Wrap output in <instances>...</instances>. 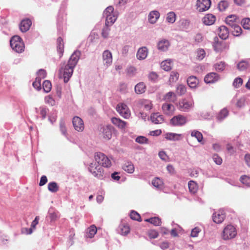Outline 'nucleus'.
Instances as JSON below:
<instances>
[{"label": "nucleus", "instance_id": "obj_37", "mask_svg": "<svg viewBox=\"0 0 250 250\" xmlns=\"http://www.w3.org/2000/svg\"><path fill=\"white\" fill-rule=\"evenodd\" d=\"M146 222H149L154 226H158L161 224V220L158 217H154L145 220Z\"/></svg>", "mask_w": 250, "mask_h": 250}, {"label": "nucleus", "instance_id": "obj_56", "mask_svg": "<svg viewBox=\"0 0 250 250\" xmlns=\"http://www.w3.org/2000/svg\"><path fill=\"white\" fill-rule=\"evenodd\" d=\"M114 8L112 6L107 7L104 11L103 15L104 17H106L109 15L114 14Z\"/></svg>", "mask_w": 250, "mask_h": 250}, {"label": "nucleus", "instance_id": "obj_51", "mask_svg": "<svg viewBox=\"0 0 250 250\" xmlns=\"http://www.w3.org/2000/svg\"><path fill=\"white\" fill-rule=\"evenodd\" d=\"M240 181L244 185H245L247 187H250V177L246 176L243 175L240 177Z\"/></svg>", "mask_w": 250, "mask_h": 250}, {"label": "nucleus", "instance_id": "obj_57", "mask_svg": "<svg viewBox=\"0 0 250 250\" xmlns=\"http://www.w3.org/2000/svg\"><path fill=\"white\" fill-rule=\"evenodd\" d=\"M45 102L51 106H53L56 104L55 100L50 96L45 97Z\"/></svg>", "mask_w": 250, "mask_h": 250}, {"label": "nucleus", "instance_id": "obj_14", "mask_svg": "<svg viewBox=\"0 0 250 250\" xmlns=\"http://www.w3.org/2000/svg\"><path fill=\"white\" fill-rule=\"evenodd\" d=\"M226 215L223 210H219L212 215V219L214 222L217 224L221 223L224 220Z\"/></svg>", "mask_w": 250, "mask_h": 250}, {"label": "nucleus", "instance_id": "obj_59", "mask_svg": "<svg viewBox=\"0 0 250 250\" xmlns=\"http://www.w3.org/2000/svg\"><path fill=\"white\" fill-rule=\"evenodd\" d=\"M119 114L125 119H128L130 116V110H117Z\"/></svg>", "mask_w": 250, "mask_h": 250}, {"label": "nucleus", "instance_id": "obj_22", "mask_svg": "<svg viewBox=\"0 0 250 250\" xmlns=\"http://www.w3.org/2000/svg\"><path fill=\"white\" fill-rule=\"evenodd\" d=\"M193 101L192 100L184 99L179 103L180 106L185 109H188L193 107Z\"/></svg>", "mask_w": 250, "mask_h": 250}, {"label": "nucleus", "instance_id": "obj_44", "mask_svg": "<svg viewBox=\"0 0 250 250\" xmlns=\"http://www.w3.org/2000/svg\"><path fill=\"white\" fill-rule=\"evenodd\" d=\"M179 76V75L177 72L172 71L169 78V82L170 83L176 82L178 80Z\"/></svg>", "mask_w": 250, "mask_h": 250}, {"label": "nucleus", "instance_id": "obj_35", "mask_svg": "<svg viewBox=\"0 0 250 250\" xmlns=\"http://www.w3.org/2000/svg\"><path fill=\"white\" fill-rule=\"evenodd\" d=\"M60 130L62 134L64 135L65 137L68 138V134L67 132V129L65 126V122L63 119H61L60 122Z\"/></svg>", "mask_w": 250, "mask_h": 250}, {"label": "nucleus", "instance_id": "obj_31", "mask_svg": "<svg viewBox=\"0 0 250 250\" xmlns=\"http://www.w3.org/2000/svg\"><path fill=\"white\" fill-rule=\"evenodd\" d=\"M111 122L119 128H124L126 125V123L119 118L113 117L111 119Z\"/></svg>", "mask_w": 250, "mask_h": 250}, {"label": "nucleus", "instance_id": "obj_18", "mask_svg": "<svg viewBox=\"0 0 250 250\" xmlns=\"http://www.w3.org/2000/svg\"><path fill=\"white\" fill-rule=\"evenodd\" d=\"M215 21V16L211 14H208L206 15L202 19L203 22L206 25H212Z\"/></svg>", "mask_w": 250, "mask_h": 250}, {"label": "nucleus", "instance_id": "obj_6", "mask_svg": "<svg viewBox=\"0 0 250 250\" xmlns=\"http://www.w3.org/2000/svg\"><path fill=\"white\" fill-rule=\"evenodd\" d=\"M99 130L103 138L104 139L109 140L112 137L114 127L111 125H101Z\"/></svg>", "mask_w": 250, "mask_h": 250}, {"label": "nucleus", "instance_id": "obj_8", "mask_svg": "<svg viewBox=\"0 0 250 250\" xmlns=\"http://www.w3.org/2000/svg\"><path fill=\"white\" fill-rule=\"evenodd\" d=\"M104 66L106 68L110 66L112 63V55L109 50H104L102 54Z\"/></svg>", "mask_w": 250, "mask_h": 250}, {"label": "nucleus", "instance_id": "obj_36", "mask_svg": "<svg viewBox=\"0 0 250 250\" xmlns=\"http://www.w3.org/2000/svg\"><path fill=\"white\" fill-rule=\"evenodd\" d=\"M176 18V14L172 11L168 12L166 17V21L170 23H173Z\"/></svg>", "mask_w": 250, "mask_h": 250}, {"label": "nucleus", "instance_id": "obj_32", "mask_svg": "<svg viewBox=\"0 0 250 250\" xmlns=\"http://www.w3.org/2000/svg\"><path fill=\"white\" fill-rule=\"evenodd\" d=\"M106 18L105 25H111L117 19V17L114 14L109 15L105 17Z\"/></svg>", "mask_w": 250, "mask_h": 250}, {"label": "nucleus", "instance_id": "obj_62", "mask_svg": "<svg viewBox=\"0 0 250 250\" xmlns=\"http://www.w3.org/2000/svg\"><path fill=\"white\" fill-rule=\"evenodd\" d=\"M212 159L213 161L218 165H220L222 163V158L219 157L217 154H214L212 156Z\"/></svg>", "mask_w": 250, "mask_h": 250}, {"label": "nucleus", "instance_id": "obj_13", "mask_svg": "<svg viewBox=\"0 0 250 250\" xmlns=\"http://www.w3.org/2000/svg\"><path fill=\"white\" fill-rule=\"evenodd\" d=\"M75 129L78 131H82L84 129V124L82 119L79 117H74L72 121Z\"/></svg>", "mask_w": 250, "mask_h": 250}, {"label": "nucleus", "instance_id": "obj_24", "mask_svg": "<svg viewBox=\"0 0 250 250\" xmlns=\"http://www.w3.org/2000/svg\"><path fill=\"white\" fill-rule=\"evenodd\" d=\"M146 88V85L145 83L144 82H140L135 86L134 90L137 94H141L145 92Z\"/></svg>", "mask_w": 250, "mask_h": 250}, {"label": "nucleus", "instance_id": "obj_29", "mask_svg": "<svg viewBox=\"0 0 250 250\" xmlns=\"http://www.w3.org/2000/svg\"><path fill=\"white\" fill-rule=\"evenodd\" d=\"M97 231V228L94 225L90 226L86 230L85 237L91 238L93 237Z\"/></svg>", "mask_w": 250, "mask_h": 250}, {"label": "nucleus", "instance_id": "obj_1", "mask_svg": "<svg viewBox=\"0 0 250 250\" xmlns=\"http://www.w3.org/2000/svg\"><path fill=\"white\" fill-rule=\"evenodd\" d=\"M79 50L75 51L71 55L67 64L64 63L60 69V77L63 79L65 83H67L71 77L74 68L77 65L81 55Z\"/></svg>", "mask_w": 250, "mask_h": 250}, {"label": "nucleus", "instance_id": "obj_61", "mask_svg": "<svg viewBox=\"0 0 250 250\" xmlns=\"http://www.w3.org/2000/svg\"><path fill=\"white\" fill-rule=\"evenodd\" d=\"M158 75L154 72H152L149 73L148 75V79L152 82H155L158 79Z\"/></svg>", "mask_w": 250, "mask_h": 250}, {"label": "nucleus", "instance_id": "obj_64", "mask_svg": "<svg viewBox=\"0 0 250 250\" xmlns=\"http://www.w3.org/2000/svg\"><path fill=\"white\" fill-rule=\"evenodd\" d=\"M38 76L42 79H44L46 76V72L45 70L41 69L37 72Z\"/></svg>", "mask_w": 250, "mask_h": 250}, {"label": "nucleus", "instance_id": "obj_55", "mask_svg": "<svg viewBox=\"0 0 250 250\" xmlns=\"http://www.w3.org/2000/svg\"><path fill=\"white\" fill-rule=\"evenodd\" d=\"M136 142L139 144H147L148 143V139L143 136H140L137 137L135 140Z\"/></svg>", "mask_w": 250, "mask_h": 250}, {"label": "nucleus", "instance_id": "obj_16", "mask_svg": "<svg viewBox=\"0 0 250 250\" xmlns=\"http://www.w3.org/2000/svg\"><path fill=\"white\" fill-rule=\"evenodd\" d=\"M32 24L31 21L29 19H24L20 23V29L22 32L27 31Z\"/></svg>", "mask_w": 250, "mask_h": 250}, {"label": "nucleus", "instance_id": "obj_49", "mask_svg": "<svg viewBox=\"0 0 250 250\" xmlns=\"http://www.w3.org/2000/svg\"><path fill=\"white\" fill-rule=\"evenodd\" d=\"M228 115V110H220L216 118L219 121H221L225 118Z\"/></svg>", "mask_w": 250, "mask_h": 250}, {"label": "nucleus", "instance_id": "obj_7", "mask_svg": "<svg viewBox=\"0 0 250 250\" xmlns=\"http://www.w3.org/2000/svg\"><path fill=\"white\" fill-rule=\"evenodd\" d=\"M222 39L219 40L217 37L214 38L212 46L216 52H221L228 47L226 43Z\"/></svg>", "mask_w": 250, "mask_h": 250}, {"label": "nucleus", "instance_id": "obj_54", "mask_svg": "<svg viewBox=\"0 0 250 250\" xmlns=\"http://www.w3.org/2000/svg\"><path fill=\"white\" fill-rule=\"evenodd\" d=\"M243 83V79L241 78L238 77L234 79L233 82V85L236 87H239Z\"/></svg>", "mask_w": 250, "mask_h": 250}, {"label": "nucleus", "instance_id": "obj_30", "mask_svg": "<svg viewBox=\"0 0 250 250\" xmlns=\"http://www.w3.org/2000/svg\"><path fill=\"white\" fill-rule=\"evenodd\" d=\"M123 169L128 173H132L134 171V166L131 162H126L123 166Z\"/></svg>", "mask_w": 250, "mask_h": 250}, {"label": "nucleus", "instance_id": "obj_48", "mask_svg": "<svg viewBox=\"0 0 250 250\" xmlns=\"http://www.w3.org/2000/svg\"><path fill=\"white\" fill-rule=\"evenodd\" d=\"M241 24L243 27L245 29H250V19L244 18L241 21Z\"/></svg>", "mask_w": 250, "mask_h": 250}, {"label": "nucleus", "instance_id": "obj_9", "mask_svg": "<svg viewBox=\"0 0 250 250\" xmlns=\"http://www.w3.org/2000/svg\"><path fill=\"white\" fill-rule=\"evenodd\" d=\"M187 121L186 117L181 115H178L174 116L170 121V123L173 126H182L185 125Z\"/></svg>", "mask_w": 250, "mask_h": 250}, {"label": "nucleus", "instance_id": "obj_2", "mask_svg": "<svg viewBox=\"0 0 250 250\" xmlns=\"http://www.w3.org/2000/svg\"><path fill=\"white\" fill-rule=\"evenodd\" d=\"M12 48L17 53H21L24 51V44L20 37L14 36L10 41Z\"/></svg>", "mask_w": 250, "mask_h": 250}, {"label": "nucleus", "instance_id": "obj_17", "mask_svg": "<svg viewBox=\"0 0 250 250\" xmlns=\"http://www.w3.org/2000/svg\"><path fill=\"white\" fill-rule=\"evenodd\" d=\"M170 46V42L167 39H162L159 41L157 43L158 49L161 51H167Z\"/></svg>", "mask_w": 250, "mask_h": 250}, {"label": "nucleus", "instance_id": "obj_19", "mask_svg": "<svg viewBox=\"0 0 250 250\" xmlns=\"http://www.w3.org/2000/svg\"><path fill=\"white\" fill-rule=\"evenodd\" d=\"M160 16V13L157 10L151 11L148 16V21L151 24L155 23Z\"/></svg>", "mask_w": 250, "mask_h": 250}, {"label": "nucleus", "instance_id": "obj_3", "mask_svg": "<svg viewBox=\"0 0 250 250\" xmlns=\"http://www.w3.org/2000/svg\"><path fill=\"white\" fill-rule=\"evenodd\" d=\"M94 159L98 165H101L105 167H109L111 166V161L105 154L102 152H98L95 153Z\"/></svg>", "mask_w": 250, "mask_h": 250}, {"label": "nucleus", "instance_id": "obj_42", "mask_svg": "<svg viewBox=\"0 0 250 250\" xmlns=\"http://www.w3.org/2000/svg\"><path fill=\"white\" fill-rule=\"evenodd\" d=\"M190 21L187 19H182L180 21V28L182 30H186L189 28Z\"/></svg>", "mask_w": 250, "mask_h": 250}, {"label": "nucleus", "instance_id": "obj_21", "mask_svg": "<svg viewBox=\"0 0 250 250\" xmlns=\"http://www.w3.org/2000/svg\"><path fill=\"white\" fill-rule=\"evenodd\" d=\"M225 21L226 23L230 27L234 26L239 22L236 16L234 15H231L228 16L226 18Z\"/></svg>", "mask_w": 250, "mask_h": 250}, {"label": "nucleus", "instance_id": "obj_46", "mask_svg": "<svg viewBox=\"0 0 250 250\" xmlns=\"http://www.w3.org/2000/svg\"><path fill=\"white\" fill-rule=\"evenodd\" d=\"M119 229L120 233L123 235H126L130 232L129 227L127 225H121Z\"/></svg>", "mask_w": 250, "mask_h": 250}, {"label": "nucleus", "instance_id": "obj_60", "mask_svg": "<svg viewBox=\"0 0 250 250\" xmlns=\"http://www.w3.org/2000/svg\"><path fill=\"white\" fill-rule=\"evenodd\" d=\"M109 26L110 25H105V27H104V28L103 29L102 34V36L104 38H106L108 36L109 32L110 30V29L109 28Z\"/></svg>", "mask_w": 250, "mask_h": 250}, {"label": "nucleus", "instance_id": "obj_34", "mask_svg": "<svg viewBox=\"0 0 250 250\" xmlns=\"http://www.w3.org/2000/svg\"><path fill=\"white\" fill-rule=\"evenodd\" d=\"M163 184V180L159 177H155L152 181V185L158 189L161 188Z\"/></svg>", "mask_w": 250, "mask_h": 250}, {"label": "nucleus", "instance_id": "obj_27", "mask_svg": "<svg viewBox=\"0 0 250 250\" xmlns=\"http://www.w3.org/2000/svg\"><path fill=\"white\" fill-rule=\"evenodd\" d=\"M228 66V64L224 61H221L213 65V68L218 72H223Z\"/></svg>", "mask_w": 250, "mask_h": 250}, {"label": "nucleus", "instance_id": "obj_10", "mask_svg": "<svg viewBox=\"0 0 250 250\" xmlns=\"http://www.w3.org/2000/svg\"><path fill=\"white\" fill-rule=\"evenodd\" d=\"M136 105L138 108L146 109H152L153 107V104L150 100L144 99L138 100L136 102Z\"/></svg>", "mask_w": 250, "mask_h": 250}, {"label": "nucleus", "instance_id": "obj_58", "mask_svg": "<svg viewBox=\"0 0 250 250\" xmlns=\"http://www.w3.org/2000/svg\"><path fill=\"white\" fill-rule=\"evenodd\" d=\"M206 55L205 51L203 49H199L197 51V58L200 60H203Z\"/></svg>", "mask_w": 250, "mask_h": 250}, {"label": "nucleus", "instance_id": "obj_25", "mask_svg": "<svg viewBox=\"0 0 250 250\" xmlns=\"http://www.w3.org/2000/svg\"><path fill=\"white\" fill-rule=\"evenodd\" d=\"M182 137V134L175 133H167L165 135V138L169 141H179Z\"/></svg>", "mask_w": 250, "mask_h": 250}, {"label": "nucleus", "instance_id": "obj_41", "mask_svg": "<svg viewBox=\"0 0 250 250\" xmlns=\"http://www.w3.org/2000/svg\"><path fill=\"white\" fill-rule=\"evenodd\" d=\"M249 63L246 61L240 62L237 65V68L240 71H245L249 67Z\"/></svg>", "mask_w": 250, "mask_h": 250}, {"label": "nucleus", "instance_id": "obj_43", "mask_svg": "<svg viewBox=\"0 0 250 250\" xmlns=\"http://www.w3.org/2000/svg\"><path fill=\"white\" fill-rule=\"evenodd\" d=\"M42 88L46 93L50 92L52 88L51 82L48 80L44 81L42 83Z\"/></svg>", "mask_w": 250, "mask_h": 250}, {"label": "nucleus", "instance_id": "obj_12", "mask_svg": "<svg viewBox=\"0 0 250 250\" xmlns=\"http://www.w3.org/2000/svg\"><path fill=\"white\" fill-rule=\"evenodd\" d=\"M220 79V76L215 72H211L206 75L204 81L207 83H214Z\"/></svg>", "mask_w": 250, "mask_h": 250}, {"label": "nucleus", "instance_id": "obj_20", "mask_svg": "<svg viewBox=\"0 0 250 250\" xmlns=\"http://www.w3.org/2000/svg\"><path fill=\"white\" fill-rule=\"evenodd\" d=\"M229 31L228 28L224 25H222L219 28L218 35L222 40H226L229 37Z\"/></svg>", "mask_w": 250, "mask_h": 250}, {"label": "nucleus", "instance_id": "obj_26", "mask_svg": "<svg viewBox=\"0 0 250 250\" xmlns=\"http://www.w3.org/2000/svg\"><path fill=\"white\" fill-rule=\"evenodd\" d=\"M57 48L60 57H61L64 52V44L62 39L61 37H59L57 40Z\"/></svg>", "mask_w": 250, "mask_h": 250}, {"label": "nucleus", "instance_id": "obj_53", "mask_svg": "<svg viewBox=\"0 0 250 250\" xmlns=\"http://www.w3.org/2000/svg\"><path fill=\"white\" fill-rule=\"evenodd\" d=\"M130 217L132 220L141 221V218L140 214L135 211L132 210L130 214Z\"/></svg>", "mask_w": 250, "mask_h": 250}, {"label": "nucleus", "instance_id": "obj_5", "mask_svg": "<svg viewBox=\"0 0 250 250\" xmlns=\"http://www.w3.org/2000/svg\"><path fill=\"white\" fill-rule=\"evenodd\" d=\"M237 232L235 227L231 225H227L222 232V238L227 240L233 238L236 235Z\"/></svg>", "mask_w": 250, "mask_h": 250}, {"label": "nucleus", "instance_id": "obj_11", "mask_svg": "<svg viewBox=\"0 0 250 250\" xmlns=\"http://www.w3.org/2000/svg\"><path fill=\"white\" fill-rule=\"evenodd\" d=\"M197 9L200 12H203L208 10L211 5L210 0H197Z\"/></svg>", "mask_w": 250, "mask_h": 250}, {"label": "nucleus", "instance_id": "obj_47", "mask_svg": "<svg viewBox=\"0 0 250 250\" xmlns=\"http://www.w3.org/2000/svg\"><path fill=\"white\" fill-rule=\"evenodd\" d=\"M229 6V2L227 0H222L218 4V7L220 11H225Z\"/></svg>", "mask_w": 250, "mask_h": 250}, {"label": "nucleus", "instance_id": "obj_52", "mask_svg": "<svg viewBox=\"0 0 250 250\" xmlns=\"http://www.w3.org/2000/svg\"><path fill=\"white\" fill-rule=\"evenodd\" d=\"M161 67L166 71L170 70L171 69L170 62L167 61L162 62L161 63Z\"/></svg>", "mask_w": 250, "mask_h": 250}, {"label": "nucleus", "instance_id": "obj_23", "mask_svg": "<svg viewBox=\"0 0 250 250\" xmlns=\"http://www.w3.org/2000/svg\"><path fill=\"white\" fill-rule=\"evenodd\" d=\"M187 81L188 85L191 88L196 87L199 83L198 79L194 76H189Z\"/></svg>", "mask_w": 250, "mask_h": 250}, {"label": "nucleus", "instance_id": "obj_33", "mask_svg": "<svg viewBox=\"0 0 250 250\" xmlns=\"http://www.w3.org/2000/svg\"><path fill=\"white\" fill-rule=\"evenodd\" d=\"M191 136L192 137H195L198 142L201 143L202 144H204V142H203V135L199 131L196 130H193L191 133Z\"/></svg>", "mask_w": 250, "mask_h": 250}, {"label": "nucleus", "instance_id": "obj_63", "mask_svg": "<svg viewBox=\"0 0 250 250\" xmlns=\"http://www.w3.org/2000/svg\"><path fill=\"white\" fill-rule=\"evenodd\" d=\"M127 88V85L125 83H121L119 85V90L121 92L124 93L126 91Z\"/></svg>", "mask_w": 250, "mask_h": 250}, {"label": "nucleus", "instance_id": "obj_38", "mask_svg": "<svg viewBox=\"0 0 250 250\" xmlns=\"http://www.w3.org/2000/svg\"><path fill=\"white\" fill-rule=\"evenodd\" d=\"M188 186L189 191L191 193L194 194L197 192L198 190V186L195 182L193 181H190L188 183Z\"/></svg>", "mask_w": 250, "mask_h": 250}, {"label": "nucleus", "instance_id": "obj_45", "mask_svg": "<svg viewBox=\"0 0 250 250\" xmlns=\"http://www.w3.org/2000/svg\"><path fill=\"white\" fill-rule=\"evenodd\" d=\"M48 189L52 192H56L59 190V187L56 182H50L48 184Z\"/></svg>", "mask_w": 250, "mask_h": 250}, {"label": "nucleus", "instance_id": "obj_15", "mask_svg": "<svg viewBox=\"0 0 250 250\" xmlns=\"http://www.w3.org/2000/svg\"><path fill=\"white\" fill-rule=\"evenodd\" d=\"M148 49L146 47L143 46L139 48L136 54V57L139 60H145L147 56Z\"/></svg>", "mask_w": 250, "mask_h": 250}, {"label": "nucleus", "instance_id": "obj_39", "mask_svg": "<svg viewBox=\"0 0 250 250\" xmlns=\"http://www.w3.org/2000/svg\"><path fill=\"white\" fill-rule=\"evenodd\" d=\"M232 34L235 36H240L242 32V29L241 27L238 24L235 25L234 26L231 27Z\"/></svg>", "mask_w": 250, "mask_h": 250}, {"label": "nucleus", "instance_id": "obj_40", "mask_svg": "<svg viewBox=\"0 0 250 250\" xmlns=\"http://www.w3.org/2000/svg\"><path fill=\"white\" fill-rule=\"evenodd\" d=\"M187 87L186 85L180 84L177 85L176 88V93L178 95L182 96L186 93Z\"/></svg>", "mask_w": 250, "mask_h": 250}, {"label": "nucleus", "instance_id": "obj_28", "mask_svg": "<svg viewBox=\"0 0 250 250\" xmlns=\"http://www.w3.org/2000/svg\"><path fill=\"white\" fill-rule=\"evenodd\" d=\"M150 119L151 121L155 124L162 123L163 121V117L158 113H153L151 114Z\"/></svg>", "mask_w": 250, "mask_h": 250}, {"label": "nucleus", "instance_id": "obj_50", "mask_svg": "<svg viewBox=\"0 0 250 250\" xmlns=\"http://www.w3.org/2000/svg\"><path fill=\"white\" fill-rule=\"evenodd\" d=\"M199 114L201 118L204 119H209L212 117L210 113L208 110H201Z\"/></svg>", "mask_w": 250, "mask_h": 250}, {"label": "nucleus", "instance_id": "obj_4", "mask_svg": "<svg viewBox=\"0 0 250 250\" xmlns=\"http://www.w3.org/2000/svg\"><path fill=\"white\" fill-rule=\"evenodd\" d=\"M89 171L95 177L103 179L104 177V172L103 167L96 163H91L88 167Z\"/></svg>", "mask_w": 250, "mask_h": 250}]
</instances>
